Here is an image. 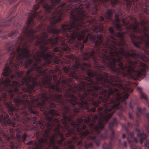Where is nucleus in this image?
<instances>
[{"label":"nucleus","instance_id":"nucleus-27","mask_svg":"<svg viewBox=\"0 0 149 149\" xmlns=\"http://www.w3.org/2000/svg\"><path fill=\"white\" fill-rule=\"evenodd\" d=\"M148 107H149V105H148Z\"/></svg>","mask_w":149,"mask_h":149},{"label":"nucleus","instance_id":"nucleus-19","mask_svg":"<svg viewBox=\"0 0 149 149\" xmlns=\"http://www.w3.org/2000/svg\"><path fill=\"white\" fill-rule=\"evenodd\" d=\"M17 0H8V1L10 2V3L15 2Z\"/></svg>","mask_w":149,"mask_h":149},{"label":"nucleus","instance_id":"nucleus-1","mask_svg":"<svg viewBox=\"0 0 149 149\" xmlns=\"http://www.w3.org/2000/svg\"><path fill=\"white\" fill-rule=\"evenodd\" d=\"M61 106L63 130L65 137L72 136L66 142L60 129V119L54 116L60 113L54 109L53 102H29V130L35 131L38 141H31L33 149H94L100 141L107 139L108 130L104 125L117 111L121 119L127 102H57Z\"/></svg>","mask_w":149,"mask_h":149},{"label":"nucleus","instance_id":"nucleus-22","mask_svg":"<svg viewBox=\"0 0 149 149\" xmlns=\"http://www.w3.org/2000/svg\"><path fill=\"white\" fill-rule=\"evenodd\" d=\"M51 72L52 74H53V73H54V72H53L52 70H51Z\"/></svg>","mask_w":149,"mask_h":149},{"label":"nucleus","instance_id":"nucleus-12","mask_svg":"<svg viewBox=\"0 0 149 149\" xmlns=\"http://www.w3.org/2000/svg\"><path fill=\"white\" fill-rule=\"evenodd\" d=\"M10 145L11 149H14L17 147V144L16 142L11 141L10 142Z\"/></svg>","mask_w":149,"mask_h":149},{"label":"nucleus","instance_id":"nucleus-13","mask_svg":"<svg viewBox=\"0 0 149 149\" xmlns=\"http://www.w3.org/2000/svg\"><path fill=\"white\" fill-rule=\"evenodd\" d=\"M17 6H15L14 7L12 8V11L10 14V15L13 14L15 12L16 10Z\"/></svg>","mask_w":149,"mask_h":149},{"label":"nucleus","instance_id":"nucleus-8","mask_svg":"<svg viewBox=\"0 0 149 149\" xmlns=\"http://www.w3.org/2000/svg\"><path fill=\"white\" fill-rule=\"evenodd\" d=\"M17 34H19L18 31L17 30L14 31H12L9 33L8 35H5L3 36L1 39H7L9 37H10L12 38H13L17 35Z\"/></svg>","mask_w":149,"mask_h":149},{"label":"nucleus","instance_id":"nucleus-23","mask_svg":"<svg viewBox=\"0 0 149 149\" xmlns=\"http://www.w3.org/2000/svg\"><path fill=\"white\" fill-rule=\"evenodd\" d=\"M18 25H19V24L18 23H17V25H16V26H18Z\"/></svg>","mask_w":149,"mask_h":149},{"label":"nucleus","instance_id":"nucleus-4","mask_svg":"<svg viewBox=\"0 0 149 149\" xmlns=\"http://www.w3.org/2000/svg\"><path fill=\"white\" fill-rule=\"evenodd\" d=\"M137 110L136 111V114L138 119H140V117L142 115H144L148 119V125L146 127V129L148 133L149 134V113H144V112L146 110L145 107L141 108L137 105L136 107Z\"/></svg>","mask_w":149,"mask_h":149},{"label":"nucleus","instance_id":"nucleus-28","mask_svg":"<svg viewBox=\"0 0 149 149\" xmlns=\"http://www.w3.org/2000/svg\"><path fill=\"white\" fill-rule=\"evenodd\" d=\"M36 49V48H35V49Z\"/></svg>","mask_w":149,"mask_h":149},{"label":"nucleus","instance_id":"nucleus-6","mask_svg":"<svg viewBox=\"0 0 149 149\" xmlns=\"http://www.w3.org/2000/svg\"><path fill=\"white\" fill-rule=\"evenodd\" d=\"M13 17L10 18L9 16L5 19H0V33L3 32L2 29L6 26H9L11 24H13Z\"/></svg>","mask_w":149,"mask_h":149},{"label":"nucleus","instance_id":"nucleus-17","mask_svg":"<svg viewBox=\"0 0 149 149\" xmlns=\"http://www.w3.org/2000/svg\"><path fill=\"white\" fill-rule=\"evenodd\" d=\"M127 143L125 141H124L123 143L122 144V145L124 147H127Z\"/></svg>","mask_w":149,"mask_h":149},{"label":"nucleus","instance_id":"nucleus-25","mask_svg":"<svg viewBox=\"0 0 149 149\" xmlns=\"http://www.w3.org/2000/svg\"><path fill=\"white\" fill-rule=\"evenodd\" d=\"M1 138L0 137V141H1Z\"/></svg>","mask_w":149,"mask_h":149},{"label":"nucleus","instance_id":"nucleus-11","mask_svg":"<svg viewBox=\"0 0 149 149\" xmlns=\"http://www.w3.org/2000/svg\"><path fill=\"white\" fill-rule=\"evenodd\" d=\"M133 103L135 105H137L138 104V102L136 100H135L134 102L131 101L129 104V107L131 109L132 111H133Z\"/></svg>","mask_w":149,"mask_h":149},{"label":"nucleus","instance_id":"nucleus-20","mask_svg":"<svg viewBox=\"0 0 149 149\" xmlns=\"http://www.w3.org/2000/svg\"><path fill=\"white\" fill-rule=\"evenodd\" d=\"M126 136L125 134H123L122 135V138L124 139L125 138Z\"/></svg>","mask_w":149,"mask_h":149},{"label":"nucleus","instance_id":"nucleus-14","mask_svg":"<svg viewBox=\"0 0 149 149\" xmlns=\"http://www.w3.org/2000/svg\"><path fill=\"white\" fill-rule=\"evenodd\" d=\"M134 124H131L127 122V127H128L133 128L134 126Z\"/></svg>","mask_w":149,"mask_h":149},{"label":"nucleus","instance_id":"nucleus-15","mask_svg":"<svg viewBox=\"0 0 149 149\" xmlns=\"http://www.w3.org/2000/svg\"><path fill=\"white\" fill-rule=\"evenodd\" d=\"M128 116L129 118L131 119H134V117L133 116V115L131 113H129L128 114Z\"/></svg>","mask_w":149,"mask_h":149},{"label":"nucleus","instance_id":"nucleus-21","mask_svg":"<svg viewBox=\"0 0 149 149\" xmlns=\"http://www.w3.org/2000/svg\"><path fill=\"white\" fill-rule=\"evenodd\" d=\"M118 141L120 144H121V140L120 139H118Z\"/></svg>","mask_w":149,"mask_h":149},{"label":"nucleus","instance_id":"nucleus-9","mask_svg":"<svg viewBox=\"0 0 149 149\" xmlns=\"http://www.w3.org/2000/svg\"><path fill=\"white\" fill-rule=\"evenodd\" d=\"M137 90L139 92L141 98V99H144L146 101H147L148 100V97L146 94L142 91V88L139 87H138Z\"/></svg>","mask_w":149,"mask_h":149},{"label":"nucleus","instance_id":"nucleus-5","mask_svg":"<svg viewBox=\"0 0 149 149\" xmlns=\"http://www.w3.org/2000/svg\"><path fill=\"white\" fill-rule=\"evenodd\" d=\"M136 130L138 133L137 134V136L139 139L140 143L142 144L144 141H145L144 144L146 149H149V141L146 139V135L144 132H141L139 129L136 128Z\"/></svg>","mask_w":149,"mask_h":149},{"label":"nucleus","instance_id":"nucleus-18","mask_svg":"<svg viewBox=\"0 0 149 149\" xmlns=\"http://www.w3.org/2000/svg\"><path fill=\"white\" fill-rule=\"evenodd\" d=\"M26 144L27 145V143H26ZM29 145H30L31 146L29 149H33V148L34 147L33 145V144H29Z\"/></svg>","mask_w":149,"mask_h":149},{"label":"nucleus","instance_id":"nucleus-16","mask_svg":"<svg viewBox=\"0 0 149 149\" xmlns=\"http://www.w3.org/2000/svg\"><path fill=\"white\" fill-rule=\"evenodd\" d=\"M135 125L136 127H138L139 126V122L138 120H136Z\"/></svg>","mask_w":149,"mask_h":149},{"label":"nucleus","instance_id":"nucleus-2","mask_svg":"<svg viewBox=\"0 0 149 149\" xmlns=\"http://www.w3.org/2000/svg\"><path fill=\"white\" fill-rule=\"evenodd\" d=\"M118 122L116 118L113 117L112 120L109 124V129L111 131V133L110 135V140L109 144L104 143L103 145V149H111L112 146L116 141L115 132L113 130L114 126H117Z\"/></svg>","mask_w":149,"mask_h":149},{"label":"nucleus","instance_id":"nucleus-24","mask_svg":"<svg viewBox=\"0 0 149 149\" xmlns=\"http://www.w3.org/2000/svg\"><path fill=\"white\" fill-rule=\"evenodd\" d=\"M123 127H125V126L124 125H123Z\"/></svg>","mask_w":149,"mask_h":149},{"label":"nucleus","instance_id":"nucleus-3","mask_svg":"<svg viewBox=\"0 0 149 149\" xmlns=\"http://www.w3.org/2000/svg\"><path fill=\"white\" fill-rule=\"evenodd\" d=\"M125 130L127 134V139L130 146L131 149H141L140 147L136 145L138 142L136 138L134 137V133L133 132H130L127 128H125Z\"/></svg>","mask_w":149,"mask_h":149},{"label":"nucleus","instance_id":"nucleus-7","mask_svg":"<svg viewBox=\"0 0 149 149\" xmlns=\"http://www.w3.org/2000/svg\"><path fill=\"white\" fill-rule=\"evenodd\" d=\"M6 133H2L3 137L8 141H10L11 139H13L14 138V136L13 135L14 130L12 129L9 128L6 129Z\"/></svg>","mask_w":149,"mask_h":149},{"label":"nucleus","instance_id":"nucleus-26","mask_svg":"<svg viewBox=\"0 0 149 149\" xmlns=\"http://www.w3.org/2000/svg\"><path fill=\"white\" fill-rule=\"evenodd\" d=\"M46 149H49L48 148H47Z\"/></svg>","mask_w":149,"mask_h":149},{"label":"nucleus","instance_id":"nucleus-10","mask_svg":"<svg viewBox=\"0 0 149 149\" xmlns=\"http://www.w3.org/2000/svg\"><path fill=\"white\" fill-rule=\"evenodd\" d=\"M16 137L18 141L19 142L23 141L24 142L26 139L27 137V135L26 133H24L23 134L22 137H21L20 134H16Z\"/></svg>","mask_w":149,"mask_h":149}]
</instances>
